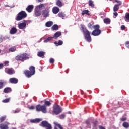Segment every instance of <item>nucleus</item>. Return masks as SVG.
Here are the masks:
<instances>
[{
	"label": "nucleus",
	"mask_w": 129,
	"mask_h": 129,
	"mask_svg": "<svg viewBox=\"0 0 129 129\" xmlns=\"http://www.w3.org/2000/svg\"><path fill=\"white\" fill-rule=\"evenodd\" d=\"M81 30L83 33L84 35L85 36V38L87 42H89V43H90L91 42V36H90V32L88 31V30L85 28H84V26L82 25L81 26Z\"/></svg>",
	"instance_id": "nucleus-1"
},
{
	"label": "nucleus",
	"mask_w": 129,
	"mask_h": 129,
	"mask_svg": "<svg viewBox=\"0 0 129 129\" xmlns=\"http://www.w3.org/2000/svg\"><path fill=\"white\" fill-rule=\"evenodd\" d=\"M29 70H26L24 71V74H25V76L28 78H30V77L33 76L34 74H35V67L31 66L29 67Z\"/></svg>",
	"instance_id": "nucleus-2"
},
{
	"label": "nucleus",
	"mask_w": 129,
	"mask_h": 129,
	"mask_svg": "<svg viewBox=\"0 0 129 129\" xmlns=\"http://www.w3.org/2000/svg\"><path fill=\"white\" fill-rule=\"evenodd\" d=\"M28 59H29V55L27 53H23L15 57L16 61H20L21 62H24V61H26Z\"/></svg>",
	"instance_id": "nucleus-3"
},
{
	"label": "nucleus",
	"mask_w": 129,
	"mask_h": 129,
	"mask_svg": "<svg viewBox=\"0 0 129 129\" xmlns=\"http://www.w3.org/2000/svg\"><path fill=\"white\" fill-rule=\"evenodd\" d=\"M26 17L27 13H26V12L22 11L17 14V16L16 17L15 20L16 21H21V20H23V19H25V18Z\"/></svg>",
	"instance_id": "nucleus-4"
},
{
	"label": "nucleus",
	"mask_w": 129,
	"mask_h": 129,
	"mask_svg": "<svg viewBox=\"0 0 129 129\" xmlns=\"http://www.w3.org/2000/svg\"><path fill=\"white\" fill-rule=\"evenodd\" d=\"M94 30H93L92 32V35L93 36H99L100 34H101V30L99 29L100 28V26L99 25H95L93 27Z\"/></svg>",
	"instance_id": "nucleus-5"
},
{
	"label": "nucleus",
	"mask_w": 129,
	"mask_h": 129,
	"mask_svg": "<svg viewBox=\"0 0 129 129\" xmlns=\"http://www.w3.org/2000/svg\"><path fill=\"white\" fill-rule=\"evenodd\" d=\"M36 111H42L43 113H47V107L45 105L38 104L36 106Z\"/></svg>",
	"instance_id": "nucleus-6"
},
{
	"label": "nucleus",
	"mask_w": 129,
	"mask_h": 129,
	"mask_svg": "<svg viewBox=\"0 0 129 129\" xmlns=\"http://www.w3.org/2000/svg\"><path fill=\"white\" fill-rule=\"evenodd\" d=\"M39 125L42 127H45L46 129L53 128V127H52V125L49 123V122H48V121H42Z\"/></svg>",
	"instance_id": "nucleus-7"
},
{
	"label": "nucleus",
	"mask_w": 129,
	"mask_h": 129,
	"mask_svg": "<svg viewBox=\"0 0 129 129\" xmlns=\"http://www.w3.org/2000/svg\"><path fill=\"white\" fill-rule=\"evenodd\" d=\"M53 113H55L56 115H58V114H60L62 112V108L60 107V106L59 105H55L53 106Z\"/></svg>",
	"instance_id": "nucleus-8"
},
{
	"label": "nucleus",
	"mask_w": 129,
	"mask_h": 129,
	"mask_svg": "<svg viewBox=\"0 0 129 129\" xmlns=\"http://www.w3.org/2000/svg\"><path fill=\"white\" fill-rule=\"evenodd\" d=\"M26 27H27V21L25 20H24L23 22L18 24V28L20 30L25 29Z\"/></svg>",
	"instance_id": "nucleus-9"
},
{
	"label": "nucleus",
	"mask_w": 129,
	"mask_h": 129,
	"mask_svg": "<svg viewBox=\"0 0 129 129\" xmlns=\"http://www.w3.org/2000/svg\"><path fill=\"white\" fill-rule=\"evenodd\" d=\"M49 13H50V10H49V9L46 8L45 10L42 11V15L43 16L44 18H47L48 17H49Z\"/></svg>",
	"instance_id": "nucleus-10"
},
{
	"label": "nucleus",
	"mask_w": 129,
	"mask_h": 129,
	"mask_svg": "<svg viewBox=\"0 0 129 129\" xmlns=\"http://www.w3.org/2000/svg\"><path fill=\"white\" fill-rule=\"evenodd\" d=\"M10 123L5 122L4 123L0 124V129H9Z\"/></svg>",
	"instance_id": "nucleus-11"
},
{
	"label": "nucleus",
	"mask_w": 129,
	"mask_h": 129,
	"mask_svg": "<svg viewBox=\"0 0 129 129\" xmlns=\"http://www.w3.org/2000/svg\"><path fill=\"white\" fill-rule=\"evenodd\" d=\"M5 72L6 73H7V74L12 75L13 74H15V70L13 68H7L5 69Z\"/></svg>",
	"instance_id": "nucleus-12"
},
{
	"label": "nucleus",
	"mask_w": 129,
	"mask_h": 129,
	"mask_svg": "<svg viewBox=\"0 0 129 129\" xmlns=\"http://www.w3.org/2000/svg\"><path fill=\"white\" fill-rule=\"evenodd\" d=\"M19 82V80L17 78H11L9 79V83L12 84H17Z\"/></svg>",
	"instance_id": "nucleus-13"
},
{
	"label": "nucleus",
	"mask_w": 129,
	"mask_h": 129,
	"mask_svg": "<svg viewBox=\"0 0 129 129\" xmlns=\"http://www.w3.org/2000/svg\"><path fill=\"white\" fill-rule=\"evenodd\" d=\"M61 35H62V32L61 31H57L54 34L52 38L56 40V39H58V38H59V37H60V36H61Z\"/></svg>",
	"instance_id": "nucleus-14"
},
{
	"label": "nucleus",
	"mask_w": 129,
	"mask_h": 129,
	"mask_svg": "<svg viewBox=\"0 0 129 129\" xmlns=\"http://www.w3.org/2000/svg\"><path fill=\"white\" fill-rule=\"evenodd\" d=\"M60 12V9L58 8V7H54L52 8V13L53 14H58Z\"/></svg>",
	"instance_id": "nucleus-15"
},
{
	"label": "nucleus",
	"mask_w": 129,
	"mask_h": 129,
	"mask_svg": "<svg viewBox=\"0 0 129 129\" xmlns=\"http://www.w3.org/2000/svg\"><path fill=\"white\" fill-rule=\"evenodd\" d=\"M34 9V6L32 5H29L26 8V11L28 12V13H31L33 9Z\"/></svg>",
	"instance_id": "nucleus-16"
},
{
	"label": "nucleus",
	"mask_w": 129,
	"mask_h": 129,
	"mask_svg": "<svg viewBox=\"0 0 129 129\" xmlns=\"http://www.w3.org/2000/svg\"><path fill=\"white\" fill-rule=\"evenodd\" d=\"M17 32H18V30H17V28L16 27H13L10 30V33L11 35H14V34H16Z\"/></svg>",
	"instance_id": "nucleus-17"
},
{
	"label": "nucleus",
	"mask_w": 129,
	"mask_h": 129,
	"mask_svg": "<svg viewBox=\"0 0 129 129\" xmlns=\"http://www.w3.org/2000/svg\"><path fill=\"white\" fill-rule=\"evenodd\" d=\"M45 54H46V53L43 51H39L38 52L37 56L38 57L42 58L45 56Z\"/></svg>",
	"instance_id": "nucleus-18"
},
{
	"label": "nucleus",
	"mask_w": 129,
	"mask_h": 129,
	"mask_svg": "<svg viewBox=\"0 0 129 129\" xmlns=\"http://www.w3.org/2000/svg\"><path fill=\"white\" fill-rule=\"evenodd\" d=\"M11 91H12V89L10 87L5 88L3 91L4 93H9L11 92Z\"/></svg>",
	"instance_id": "nucleus-19"
},
{
	"label": "nucleus",
	"mask_w": 129,
	"mask_h": 129,
	"mask_svg": "<svg viewBox=\"0 0 129 129\" xmlns=\"http://www.w3.org/2000/svg\"><path fill=\"white\" fill-rule=\"evenodd\" d=\"M54 44L56 45V47H58V46H62V45H63V41L62 40H59L58 42L55 41Z\"/></svg>",
	"instance_id": "nucleus-20"
},
{
	"label": "nucleus",
	"mask_w": 129,
	"mask_h": 129,
	"mask_svg": "<svg viewBox=\"0 0 129 129\" xmlns=\"http://www.w3.org/2000/svg\"><path fill=\"white\" fill-rule=\"evenodd\" d=\"M111 22V20H110V19L109 18H105L104 19V23L105 24H106V25H109Z\"/></svg>",
	"instance_id": "nucleus-21"
},
{
	"label": "nucleus",
	"mask_w": 129,
	"mask_h": 129,
	"mask_svg": "<svg viewBox=\"0 0 129 129\" xmlns=\"http://www.w3.org/2000/svg\"><path fill=\"white\" fill-rule=\"evenodd\" d=\"M56 6H58L59 8H61V7L63 6V4L62 3V2H61L60 0H57L56 3Z\"/></svg>",
	"instance_id": "nucleus-22"
},
{
	"label": "nucleus",
	"mask_w": 129,
	"mask_h": 129,
	"mask_svg": "<svg viewBox=\"0 0 129 129\" xmlns=\"http://www.w3.org/2000/svg\"><path fill=\"white\" fill-rule=\"evenodd\" d=\"M45 26L46 27H52V26H53V22L52 21L47 22L45 24Z\"/></svg>",
	"instance_id": "nucleus-23"
},
{
	"label": "nucleus",
	"mask_w": 129,
	"mask_h": 129,
	"mask_svg": "<svg viewBox=\"0 0 129 129\" xmlns=\"http://www.w3.org/2000/svg\"><path fill=\"white\" fill-rule=\"evenodd\" d=\"M88 15V16H90V14L89 13V11L88 10H83L82 12V16H84V15Z\"/></svg>",
	"instance_id": "nucleus-24"
},
{
	"label": "nucleus",
	"mask_w": 129,
	"mask_h": 129,
	"mask_svg": "<svg viewBox=\"0 0 129 129\" xmlns=\"http://www.w3.org/2000/svg\"><path fill=\"white\" fill-rule=\"evenodd\" d=\"M16 50L17 48H16V46H12L9 49V52H11V53H13V52H16Z\"/></svg>",
	"instance_id": "nucleus-25"
},
{
	"label": "nucleus",
	"mask_w": 129,
	"mask_h": 129,
	"mask_svg": "<svg viewBox=\"0 0 129 129\" xmlns=\"http://www.w3.org/2000/svg\"><path fill=\"white\" fill-rule=\"evenodd\" d=\"M53 39L54 38L53 37H49L44 40V43H48V42H50V41H51V40H53Z\"/></svg>",
	"instance_id": "nucleus-26"
},
{
	"label": "nucleus",
	"mask_w": 129,
	"mask_h": 129,
	"mask_svg": "<svg viewBox=\"0 0 129 129\" xmlns=\"http://www.w3.org/2000/svg\"><path fill=\"white\" fill-rule=\"evenodd\" d=\"M35 14L36 17H39L40 15L42 14V13H41V11H40L39 10H36L35 11Z\"/></svg>",
	"instance_id": "nucleus-27"
},
{
	"label": "nucleus",
	"mask_w": 129,
	"mask_h": 129,
	"mask_svg": "<svg viewBox=\"0 0 129 129\" xmlns=\"http://www.w3.org/2000/svg\"><path fill=\"white\" fill-rule=\"evenodd\" d=\"M52 30H53V31H57L58 29H59V26L57 24H54L52 27Z\"/></svg>",
	"instance_id": "nucleus-28"
},
{
	"label": "nucleus",
	"mask_w": 129,
	"mask_h": 129,
	"mask_svg": "<svg viewBox=\"0 0 129 129\" xmlns=\"http://www.w3.org/2000/svg\"><path fill=\"white\" fill-rule=\"evenodd\" d=\"M122 126L124 127L125 128H129V123L127 122H124L122 124Z\"/></svg>",
	"instance_id": "nucleus-29"
},
{
	"label": "nucleus",
	"mask_w": 129,
	"mask_h": 129,
	"mask_svg": "<svg viewBox=\"0 0 129 129\" xmlns=\"http://www.w3.org/2000/svg\"><path fill=\"white\" fill-rule=\"evenodd\" d=\"M119 10V6L115 5L113 7V11L114 12H117Z\"/></svg>",
	"instance_id": "nucleus-30"
},
{
	"label": "nucleus",
	"mask_w": 129,
	"mask_h": 129,
	"mask_svg": "<svg viewBox=\"0 0 129 129\" xmlns=\"http://www.w3.org/2000/svg\"><path fill=\"white\" fill-rule=\"evenodd\" d=\"M51 103L50 101H45L44 102V105L46 107H47V106H50V105H51Z\"/></svg>",
	"instance_id": "nucleus-31"
},
{
	"label": "nucleus",
	"mask_w": 129,
	"mask_h": 129,
	"mask_svg": "<svg viewBox=\"0 0 129 129\" xmlns=\"http://www.w3.org/2000/svg\"><path fill=\"white\" fill-rule=\"evenodd\" d=\"M10 100H11V98H8L2 100V102H3V103H8V102H10Z\"/></svg>",
	"instance_id": "nucleus-32"
},
{
	"label": "nucleus",
	"mask_w": 129,
	"mask_h": 129,
	"mask_svg": "<svg viewBox=\"0 0 129 129\" xmlns=\"http://www.w3.org/2000/svg\"><path fill=\"white\" fill-rule=\"evenodd\" d=\"M6 118H7V116H2L0 118V123H2V122H4L5 120H6Z\"/></svg>",
	"instance_id": "nucleus-33"
},
{
	"label": "nucleus",
	"mask_w": 129,
	"mask_h": 129,
	"mask_svg": "<svg viewBox=\"0 0 129 129\" xmlns=\"http://www.w3.org/2000/svg\"><path fill=\"white\" fill-rule=\"evenodd\" d=\"M94 2L91 1H89V6L90 7H91L92 8H94Z\"/></svg>",
	"instance_id": "nucleus-34"
},
{
	"label": "nucleus",
	"mask_w": 129,
	"mask_h": 129,
	"mask_svg": "<svg viewBox=\"0 0 129 129\" xmlns=\"http://www.w3.org/2000/svg\"><path fill=\"white\" fill-rule=\"evenodd\" d=\"M115 3H118L117 5V6H121V5H122V2L121 1L119 0H114Z\"/></svg>",
	"instance_id": "nucleus-35"
},
{
	"label": "nucleus",
	"mask_w": 129,
	"mask_h": 129,
	"mask_svg": "<svg viewBox=\"0 0 129 129\" xmlns=\"http://www.w3.org/2000/svg\"><path fill=\"white\" fill-rule=\"evenodd\" d=\"M4 81L3 80H0V89L4 88Z\"/></svg>",
	"instance_id": "nucleus-36"
},
{
	"label": "nucleus",
	"mask_w": 129,
	"mask_h": 129,
	"mask_svg": "<svg viewBox=\"0 0 129 129\" xmlns=\"http://www.w3.org/2000/svg\"><path fill=\"white\" fill-rule=\"evenodd\" d=\"M58 16H59V17H60V18H64V17H65L64 14L62 12H60L59 13H58Z\"/></svg>",
	"instance_id": "nucleus-37"
},
{
	"label": "nucleus",
	"mask_w": 129,
	"mask_h": 129,
	"mask_svg": "<svg viewBox=\"0 0 129 129\" xmlns=\"http://www.w3.org/2000/svg\"><path fill=\"white\" fill-rule=\"evenodd\" d=\"M66 116V115H65V114H62L60 115L59 116V117L60 119H64V118H65Z\"/></svg>",
	"instance_id": "nucleus-38"
},
{
	"label": "nucleus",
	"mask_w": 129,
	"mask_h": 129,
	"mask_svg": "<svg viewBox=\"0 0 129 129\" xmlns=\"http://www.w3.org/2000/svg\"><path fill=\"white\" fill-rule=\"evenodd\" d=\"M93 27H94V26H92V24H91L90 23H88V28H89V29H92V28H94Z\"/></svg>",
	"instance_id": "nucleus-39"
},
{
	"label": "nucleus",
	"mask_w": 129,
	"mask_h": 129,
	"mask_svg": "<svg viewBox=\"0 0 129 129\" xmlns=\"http://www.w3.org/2000/svg\"><path fill=\"white\" fill-rule=\"evenodd\" d=\"M54 62H55V59H54V58H50L49 63H50V64H54Z\"/></svg>",
	"instance_id": "nucleus-40"
},
{
	"label": "nucleus",
	"mask_w": 129,
	"mask_h": 129,
	"mask_svg": "<svg viewBox=\"0 0 129 129\" xmlns=\"http://www.w3.org/2000/svg\"><path fill=\"white\" fill-rule=\"evenodd\" d=\"M121 121H125L126 120V117H122V118H120Z\"/></svg>",
	"instance_id": "nucleus-41"
},
{
	"label": "nucleus",
	"mask_w": 129,
	"mask_h": 129,
	"mask_svg": "<svg viewBox=\"0 0 129 129\" xmlns=\"http://www.w3.org/2000/svg\"><path fill=\"white\" fill-rule=\"evenodd\" d=\"M41 119L39 118L35 119V121L36 123H38V122H40V121H41Z\"/></svg>",
	"instance_id": "nucleus-42"
},
{
	"label": "nucleus",
	"mask_w": 129,
	"mask_h": 129,
	"mask_svg": "<svg viewBox=\"0 0 129 129\" xmlns=\"http://www.w3.org/2000/svg\"><path fill=\"white\" fill-rule=\"evenodd\" d=\"M125 18L126 20H129V13H127L125 16Z\"/></svg>",
	"instance_id": "nucleus-43"
},
{
	"label": "nucleus",
	"mask_w": 129,
	"mask_h": 129,
	"mask_svg": "<svg viewBox=\"0 0 129 129\" xmlns=\"http://www.w3.org/2000/svg\"><path fill=\"white\" fill-rule=\"evenodd\" d=\"M29 109H30V110H33V109H35V106H31L29 107Z\"/></svg>",
	"instance_id": "nucleus-44"
},
{
	"label": "nucleus",
	"mask_w": 129,
	"mask_h": 129,
	"mask_svg": "<svg viewBox=\"0 0 129 129\" xmlns=\"http://www.w3.org/2000/svg\"><path fill=\"white\" fill-rule=\"evenodd\" d=\"M125 46L129 49V41H126L125 43Z\"/></svg>",
	"instance_id": "nucleus-45"
},
{
	"label": "nucleus",
	"mask_w": 129,
	"mask_h": 129,
	"mask_svg": "<svg viewBox=\"0 0 129 129\" xmlns=\"http://www.w3.org/2000/svg\"><path fill=\"white\" fill-rule=\"evenodd\" d=\"M21 111V110L20 109H16L15 111H14V113H19Z\"/></svg>",
	"instance_id": "nucleus-46"
},
{
	"label": "nucleus",
	"mask_w": 129,
	"mask_h": 129,
	"mask_svg": "<svg viewBox=\"0 0 129 129\" xmlns=\"http://www.w3.org/2000/svg\"><path fill=\"white\" fill-rule=\"evenodd\" d=\"M121 29L123 30H125V26L124 25H122L121 26Z\"/></svg>",
	"instance_id": "nucleus-47"
},
{
	"label": "nucleus",
	"mask_w": 129,
	"mask_h": 129,
	"mask_svg": "<svg viewBox=\"0 0 129 129\" xmlns=\"http://www.w3.org/2000/svg\"><path fill=\"white\" fill-rule=\"evenodd\" d=\"M31 122H32V123H36V119H33L31 120Z\"/></svg>",
	"instance_id": "nucleus-48"
},
{
	"label": "nucleus",
	"mask_w": 129,
	"mask_h": 129,
	"mask_svg": "<svg viewBox=\"0 0 129 129\" xmlns=\"http://www.w3.org/2000/svg\"><path fill=\"white\" fill-rule=\"evenodd\" d=\"M85 123L88 125V124H90V122L89 121V120H87L85 121Z\"/></svg>",
	"instance_id": "nucleus-49"
},
{
	"label": "nucleus",
	"mask_w": 129,
	"mask_h": 129,
	"mask_svg": "<svg viewBox=\"0 0 129 129\" xmlns=\"http://www.w3.org/2000/svg\"><path fill=\"white\" fill-rule=\"evenodd\" d=\"M114 16H115V17H117V16H118V13H117V12L114 13Z\"/></svg>",
	"instance_id": "nucleus-50"
},
{
	"label": "nucleus",
	"mask_w": 129,
	"mask_h": 129,
	"mask_svg": "<svg viewBox=\"0 0 129 129\" xmlns=\"http://www.w3.org/2000/svg\"><path fill=\"white\" fill-rule=\"evenodd\" d=\"M43 6H44V4H40V5H39L38 6V7H39V8H43Z\"/></svg>",
	"instance_id": "nucleus-51"
},
{
	"label": "nucleus",
	"mask_w": 129,
	"mask_h": 129,
	"mask_svg": "<svg viewBox=\"0 0 129 129\" xmlns=\"http://www.w3.org/2000/svg\"><path fill=\"white\" fill-rule=\"evenodd\" d=\"M4 64H5V65H6V66L9 65V61H5Z\"/></svg>",
	"instance_id": "nucleus-52"
},
{
	"label": "nucleus",
	"mask_w": 129,
	"mask_h": 129,
	"mask_svg": "<svg viewBox=\"0 0 129 129\" xmlns=\"http://www.w3.org/2000/svg\"><path fill=\"white\" fill-rule=\"evenodd\" d=\"M4 67V64L3 63L0 64V69H2Z\"/></svg>",
	"instance_id": "nucleus-53"
},
{
	"label": "nucleus",
	"mask_w": 129,
	"mask_h": 129,
	"mask_svg": "<svg viewBox=\"0 0 129 129\" xmlns=\"http://www.w3.org/2000/svg\"><path fill=\"white\" fill-rule=\"evenodd\" d=\"M93 124L95 126L94 127H96V125H97V123L94 122Z\"/></svg>",
	"instance_id": "nucleus-54"
},
{
	"label": "nucleus",
	"mask_w": 129,
	"mask_h": 129,
	"mask_svg": "<svg viewBox=\"0 0 129 129\" xmlns=\"http://www.w3.org/2000/svg\"><path fill=\"white\" fill-rule=\"evenodd\" d=\"M44 0H37L38 3H41V2H43Z\"/></svg>",
	"instance_id": "nucleus-55"
},
{
	"label": "nucleus",
	"mask_w": 129,
	"mask_h": 129,
	"mask_svg": "<svg viewBox=\"0 0 129 129\" xmlns=\"http://www.w3.org/2000/svg\"><path fill=\"white\" fill-rule=\"evenodd\" d=\"M68 114H71V112L69 111V112H68Z\"/></svg>",
	"instance_id": "nucleus-56"
},
{
	"label": "nucleus",
	"mask_w": 129,
	"mask_h": 129,
	"mask_svg": "<svg viewBox=\"0 0 129 129\" xmlns=\"http://www.w3.org/2000/svg\"><path fill=\"white\" fill-rule=\"evenodd\" d=\"M93 129H97V128L96 127H93Z\"/></svg>",
	"instance_id": "nucleus-57"
},
{
	"label": "nucleus",
	"mask_w": 129,
	"mask_h": 129,
	"mask_svg": "<svg viewBox=\"0 0 129 129\" xmlns=\"http://www.w3.org/2000/svg\"><path fill=\"white\" fill-rule=\"evenodd\" d=\"M54 129H58V128H57L56 126H54Z\"/></svg>",
	"instance_id": "nucleus-58"
},
{
	"label": "nucleus",
	"mask_w": 129,
	"mask_h": 129,
	"mask_svg": "<svg viewBox=\"0 0 129 129\" xmlns=\"http://www.w3.org/2000/svg\"><path fill=\"white\" fill-rule=\"evenodd\" d=\"M1 50H0V53H1Z\"/></svg>",
	"instance_id": "nucleus-59"
},
{
	"label": "nucleus",
	"mask_w": 129,
	"mask_h": 129,
	"mask_svg": "<svg viewBox=\"0 0 129 129\" xmlns=\"http://www.w3.org/2000/svg\"><path fill=\"white\" fill-rule=\"evenodd\" d=\"M109 1H112V0H109Z\"/></svg>",
	"instance_id": "nucleus-60"
}]
</instances>
